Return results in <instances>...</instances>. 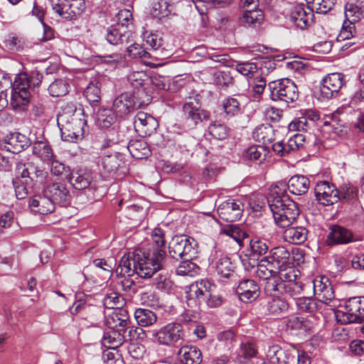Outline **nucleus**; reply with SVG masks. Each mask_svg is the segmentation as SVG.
Wrapping results in <instances>:
<instances>
[{
	"instance_id": "obj_58",
	"label": "nucleus",
	"mask_w": 364,
	"mask_h": 364,
	"mask_svg": "<svg viewBox=\"0 0 364 364\" xmlns=\"http://www.w3.org/2000/svg\"><path fill=\"white\" fill-rule=\"evenodd\" d=\"M214 83L221 87H228L234 83V78L230 71L218 70L213 73Z\"/></svg>"
},
{
	"instance_id": "obj_42",
	"label": "nucleus",
	"mask_w": 364,
	"mask_h": 364,
	"mask_svg": "<svg viewBox=\"0 0 364 364\" xmlns=\"http://www.w3.org/2000/svg\"><path fill=\"white\" fill-rule=\"evenodd\" d=\"M33 154L43 162H50L53 156L54 152L47 141H37L32 146Z\"/></svg>"
},
{
	"instance_id": "obj_49",
	"label": "nucleus",
	"mask_w": 364,
	"mask_h": 364,
	"mask_svg": "<svg viewBox=\"0 0 364 364\" xmlns=\"http://www.w3.org/2000/svg\"><path fill=\"white\" fill-rule=\"evenodd\" d=\"M309 9L319 14H326L331 11L336 0H305Z\"/></svg>"
},
{
	"instance_id": "obj_7",
	"label": "nucleus",
	"mask_w": 364,
	"mask_h": 364,
	"mask_svg": "<svg viewBox=\"0 0 364 364\" xmlns=\"http://www.w3.org/2000/svg\"><path fill=\"white\" fill-rule=\"evenodd\" d=\"M166 256V252L163 250H150L147 254L138 253L136 274L141 278H151L163 268Z\"/></svg>"
},
{
	"instance_id": "obj_55",
	"label": "nucleus",
	"mask_w": 364,
	"mask_h": 364,
	"mask_svg": "<svg viewBox=\"0 0 364 364\" xmlns=\"http://www.w3.org/2000/svg\"><path fill=\"white\" fill-rule=\"evenodd\" d=\"M267 242V240L262 239L257 236L254 237L250 241L251 255L253 257H259L267 254L269 250Z\"/></svg>"
},
{
	"instance_id": "obj_38",
	"label": "nucleus",
	"mask_w": 364,
	"mask_h": 364,
	"mask_svg": "<svg viewBox=\"0 0 364 364\" xmlns=\"http://www.w3.org/2000/svg\"><path fill=\"white\" fill-rule=\"evenodd\" d=\"M283 239L289 243L299 245L304 242L308 236V230L301 226H288L284 228Z\"/></svg>"
},
{
	"instance_id": "obj_13",
	"label": "nucleus",
	"mask_w": 364,
	"mask_h": 364,
	"mask_svg": "<svg viewBox=\"0 0 364 364\" xmlns=\"http://www.w3.org/2000/svg\"><path fill=\"white\" fill-rule=\"evenodd\" d=\"M183 118L190 127H195L203 120L209 119V113L202 109L197 100L189 98L183 105Z\"/></svg>"
},
{
	"instance_id": "obj_9",
	"label": "nucleus",
	"mask_w": 364,
	"mask_h": 364,
	"mask_svg": "<svg viewBox=\"0 0 364 364\" xmlns=\"http://www.w3.org/2000/svg\"><path fill=\"white\" fill-rule=\"evenodd\" d=\"M196 240L186 235L174 236L168 245L171 257L178 259H193L197 254Z\"/></svg>"
},
{
	"instance_id": "obj_23",
	"label": "nucleus",
	"mask_w": 364,
	"mask_h": 364,
	"mask_svg": "<svg viewBox=\"0 0 364 364\" xmlns=\"http://www.w3.org/2000/svg\"><path fill=\"white\" fill-rule=\"evenodd\" d=\"M44 193L47 194L54 203H58L61 206H67L70 203L71 195L67 186L61 182H55L48 185L44 189Z\"/></svg>"
},
{
	"instance_id": "obj_4",
	"label": "nucleus",
	"mask_w": 364,
	"mask_h": 364,
	"mask_svg": "<svg viewBox=\"0 0 364 364\" xmlns=\"http://www.w3.org/2000/svg\"><path fill=\"white\" fill-rule=\"evenodd\" d=\"M43 80V75L35 70L30 73L18 74L12 83L11 103L14 107L26 105L31 98L30 89L38 87Z\"/></svg>"
},
{
	"instance_id": "obj_25",
	"label": "nucleus",
	"mask_w": 364,
	"mask_h": 364,
	"mask_svg": "<svg viewBox=\"0 0 364 364\" xmlns=\"http://www.w3.org/2000/svg\"><path fill=\"white\" fill-rule=\"evenodd\" d=\"M304 141L305 137L303 134H295L287 142L282 141L274 143L272 144V150L276 154L280 156H285L301 148Z\"/></svg>"
},
{
	"instance_id": "obj_20",
	"label": "nucleus",
	"mask_w": 364,
	"mask_h": 364,
	"mask_svg": "<svg viewBox=\"0 0 364 364\" xmlns=\"http://www.w3.org/2000/svg\"><path fill=\"white\" fill-rule=\"evenodd\" d=\"M314 294L321 303L328 304L335 298L334 291L328 278L318 276L313 280Z\"/></svg>"
},
{
	"instance_id": "obj_48",
	"label": "nucleus",
	"mask_w": 364,
	"mask_h": 364,
	"mask_svg": "<svg viewBox=\"0 0 364 364\" xmlns=\"http://www.w3.org/2000/svg\"><path fill=\"white\" fill-rule=\"evenodd\" d=\"M134 318L141 326H152L157 321L156 314L146 309H137L134 312Z\"/></svg>"
},
{
	"instance_id": "obj_59",
	"label": "nucleus",
	"mask_w": 364,
	"mask_h": 364,
	"mask_svg": "<svg viewBox=\"0 0 364 364\" xmlns=\"http://www.w3.org/2000/svg\"><path fill=\"white\" fill-rule=\"evenodd\" d=\"M245 159L259 163L265 159L264 146H252L247 148L243 154Z\"/></svg>"
},
{
	"instance_id": "obj_53",
	"label": "nucleus",
	"mask_w": 364,
	"mask_h": 364,
	"mask_svg": "<svg viewBox=\"0 0 364 364\" xmlns=\"http://www.w3.org/2000/svg\"><path fill=\"white\" fill-rule=\"evenodd\" d=\"M236 70L248 78L257 79L260 75V70L255 63L241 62L236 64Z\"/></svg>"
},
{
	"instance_id": "obj_43",
	"label": "nucleus",
	"mask_w": 364,
	"mask_h": 364,
	"mask_svg": "<svg viewBox=\"0 0 364 364\" xmlns=\"http://www.w3.org/2000/svg\"><path fill=\"white\" fill-rule=\"evenodd\" d=\"M264 18V13L261 9H248L245 10L240 22L245 26L256 28L262 23Z\"/></svg>"
},
{
	"instance_id": "obj_18",
	"label": "nucleus",
	"mask_w": 364,
	"mask_h": 364,
	"mask_svg": "<svg viewBox=\"0 0 364 364\" xmlns=\"http://www.w3.org/2000/svg\"><path fill=\"white\" fill-rule=\"evenodd\" d=\"M139 96L135 95V91L133 94L124 92L115 98L112 105V110L116 114L122 117L131 112L136 106L140 107L141 102L138 100Z\"/></svg>"
},
{
	"instance_id": "obj_29",
	"label": "nucleus",
	"mask_w": 364,
	"mask_h": 364,
	"mask_svg": "<svg viewBox=\"0 0 364 364\" xmlns=\"http://www.w3.org/2000/svg\"><path fill=\"white\" fill-rule=\"evenodd\" d=\"M237 294L243 302H250L255 300L260 294L258 284L252 279L241 281L237 287Z\"/></svg>"
},
{
	"instance_id": "obj_19",
	"label": "nucleus",
	"mask_w": 364,
	"mask_h": 364,
	"mask_svg": "<svg viewBox=\"0 0 364 364\" xmlns=\"http://www.w3.org/2000/svg\"><path fill=\"white\" fill-rule=\"evenodd\" d=\"M217 212L222 220L226 222H235L242 216L243 204L239 200L229 199L218 206Z\"/></svg>"
},
{
	"instance_id": "obj_63",
	"label": "nucleus",
	"mask_w": 364,
	"mask_h": 364,
	"mask_svg": "<svg viewBox=\"0 0 364 364\" xmlns=\"http://www.w3.org/2000/svg\"><path fill=\"white\" fill-rule=\"evenodd\" d=\"M84 96L91 103H97L100 100V89L98 82L90 83L84 91Z\"/></svg>"
},
{
	"instance_id": "obj_1",
	"label": "nucleus",
	"mask_w": 364,
	"mask_h": 364,
	"mask_svg": "<svg viewBox=\"0 0 364 364\" xmlns=\"http://www.w3.org/2000/svg\"><path fill=\"white\" fill-rule=\"evenodd\" d=\"M267 199L274 223L278 227L284 228L296 221L299 210L296 203L286 194L284 183H275L271 185Z\"/></svg>"
},
{
	"instance_id": "obj_60",
	"label": "nucleus",
	"mask_w": 364,
	"mask_h": 364,
	"mask_svg": "<svg viewBox=\"0 0 364 364\" xmlns=\"http://www.w3.org/2000/svg\"><path fill=\"white\" fill-rule=\"evenodd\" d=\"M222 232L225 235L232 237L240 245H241L243 239L246 236V232L243 231L237 225H230L226 226L222 230Z\"/></svg>"
},
{
	"instance_id": "obj_47",
	"label": "nucleus",
	"mask_w": 364,
	"mask_h": 364,
	"mask_svg": "<svg viewBox=\"0 0 364 364\" xmlns=\"http://www.w3.org/2000/svg\"><path fill=\"white\" fill-rule=\"evenodd\" d=\"M124 162L119 153L106 155L102 158V165L107 173H115Z\"/></svg>"
},
{
	"instance_id": "obj_26",
	"label": "nucleus",
	"mask_w": 364,
	"mask_h": 364,
	"mask_svg": "<svg viewBox=\"0 0 364 364\" xmlns=\"http://www.w3.org/2000/svg\"><path fill=\"white\" fill-rule=\"evenodd\" d=\"M304 141L305 137L303 134H295L287 142L282 141L274 143L272 144V150L276 154L280 156H285L301 148Z\"/></svg>"
},
{
	"instance_id": "obj_37",
	"label": "nucleus",
	"mask_w": 364,
	"mask_h": 364,
	"mask_svg": "<svg viewBox=\"0 0 364 364\" xmlns=\"http://www.w3.org/2000/svg\"><path fill=\"white\" fill-rule=\"evenodd\" d=\"M277 292H273L269 295L265 308L269 315L272 316H281L287 312L289 309V304L285 299L277 296Z\"/></svg>"
},
{
	"instance_id": "obj_64",
	"label": "nucleus",
	"mask_w": 364,
	"mask_h": 364,
	"mask_svg": "<svg viewBox=\"0 0 364 364\" xmlns=\"http://www.w3.org/2000/svg\"><path fill=\"white\" fill-rule=\"evenodd\" d=\"M191 259H183V262L176 269V273L181 276L193 277L198 267L191 261Z\"/></svg>"
},
{
	"instance_id": "obj_57",
	"label": "nucleus",
	"mask_w": 364,
	"mask_h": 364,
	"mask_svg": "<svg viewBox=\"0 0 364 364\" xmlns=\"http://www.w3.org/2000/svg\"><path fill=\"white\" fill-rule=\"evenodd\" d=\"M103 304L107 309H122V306L124 304V299L119 293L112 291L106 294L103 299Z\"/></svg>"
},
{
	"instance_id": "obj_56",
	"label": "nucleus",
	"mask_w": 364,
	"mask_h": 364,
	"mask_svg": "<svg viewBox=\"0 0 364 364\" xmlns=\"http://www.w3.org/2000/svg\"><path fill=\"white\" fill-rule=\"evenodd\" d=\"M69 84L63 79L55 80L48 87L49 94L53 97H63L69 92Z\"/></svg>"
},
{
	"instance_id": "obj_27",
	"label": "nucleus",
	"mask_w": 364,
	"mask_h": 364,
	"mask_svg": "<svg viewBox=\"0 0 364 364\" xmlns=\"http://www.w3.org/2000/svg\"><path fill=\"white\" fill-rule=\"evenodd\" d=\"M353 241L354 235L351 230L340 225H332L326 238L328 245L348 244Z\"/></svg>"
},
{
	"instance_id": "obj_6",
	"label": "nucleus",
	"mask_w": 364,
	"mask_h": 364,
	"mask_svg": "<svg viewBox=\"0 0 364 364\" xmlns=\"http://www.w3.org/2000/svg\"><path fill=\"white\" fill-rule=\"evenodd\" d=\"M213 286L208 281L201 279L192 283L186 291L188 305H200L205 302L209 307L215 308L221 305L222 299L212 293Z\"/></svg>"
},
{
	"instance_id": "obj_30",
	"label": "nucleus",
	"mask_w": 364,
	"mask_h": 364,
	"mask_svg": "<svg viewBox=\"0 0 364 364\" xmlns=\"http://www.w3.org/2000/svg\"><path fill=\"white\" fill-rule=\"evenodd\" d=\"M214 268L219 277V280L225 282L226 279L235 277V266L228 256H221L215 264Z\"/></svg>"
},
{
	"instance_id": "obj_33",
	"label": "nucleus",
	"mask_w": 364,
	"mask_h": 364,
	"mask_svg": "<svg viewBox=\"0 0 364 364\" xmlns=\"http://www.w3.org/2000/svg\"><path fill=\"white\" fill-rule=\"evenodd\" d=\"M132 38V33L124 26L112 25L107 30L106 39L112 45L128 43Z\"/></svg>"
},
{
	"instance_id": "obj_54",
	"label": "nucleus",
	"mask_w": 364,
	"mask_h": 364,
	"mask_svg": "<svg viewBox=\"0 0 364 364\" xmlns=\"http://www.w3.org/2000/svg\"><path fill=\"white\" fill-rule=\"evenodd\" d=\"M114 112L109 109H100L97 114V122L100 127L107 129L110 127L116 120Z\"/></svg>"
},
{
	"instance_id": "obj_2",
	"label": "nucleus",
	"mask_w": 364,
	"mask_h": 364,
	"mask_svg": "<svg viewBox=\"0 0 364 364\" xmlns=\"http://www.w3.org/2000/svg\"><path fill=\"white\" fill-rule=\"evenodd\" d=\"M297 272L290 265L279 269L277 275L265 279V293L272 294L273 292H278L281 294H287L291 296L300 294L303 291V285L297 280Z\"/></svg>"
},
{
	"instance_id": "obj_14",
	"label": "nucleus",
	"mask_w": 364,
	"mask_h": 364,
	"mask_svg": "<svg viewBox=\"0 0 364 364\" xmlns=\"http://www.w3.org/2000/svg\"><path fill=\"white\" fill-rule=\"evenodd\" d=\"M316 200L323 205H330L340 200L339 191L331 183L326 181L317 182L314 187Z\"/></svg>"
},
{
	"instance_id": "obj_51",
	"label": "nucleus",
	"mask_w": 364,
	"mask_h": 364,
	"mask_svg": "<svg viewBox=\"0 0 364 364\" xmlns=\"http://www.w3.org/2000/svg\"><path fill=\"white\" fill-rule=\"evenodd\" d=\"M148 80V76L143 71H133L127 75V80L130 85L134 90H137L136 96L140 94H144V90L143 88L145 80Z\"/></svg>"
},
{
	"instance_id": "obj_35",
	"label": "nucleus",
	"mask_w": 364,
	"mask_h": 364,
	"mask_svg": "<svg viewBox=\"0 0 364 364\" xmlns=\"http://www.w3.org/2000/svg\"><path fill=\"white\" fill-rule=\"evenodd\" d=\"M6 149L11 153L18 154L30 145V139L24 134L12 133L4 139Z\"/></svg>"
},
{
	"instance_id": "obj_62",
	"label": "nucleus",
	"mask_w": 364,
	"mask_h": 364,
	"mask_svg": "<svg viewBox=\"0 0 364 364\" xmlns=\"http://www.w3.org/2000/svg\"><path fill=\"white\" fill-rule=\"evenodd\" d=\"M210 134L215 139L218 140H223L228 136V127L220 123L214 122L211 124L208 127Z\"/></svg>"
},
{
	"instance_id": "obj_22",
	"label": "nucleus",
	"mask_w": 364,
	"mask_h": 364,
	"mask_svg": "<svg viewBox=\"0 0 364 364\" xmlns=\"http://www.w3.org/2000/svg\"><path fill=\"white\" fill-rule=\"evenodd\" d=\"M134 125L136 132L141 136L146 137L155 132L158 127V122L151 114L139 112L134 117Z\"/></svg>"
},
{
	"instance_id": "obj_12",
	"label": "nucleus",
	"mask_w": 364,
	"mask_h": 364,
	"mask_svg": "<svg viewBox=\"0 0 364 364\" xmlns=\"http://www.w3.org/2000/svg\"><path fill=\"white\" fill-rule=\"evenodd\" d=\"M53 10L63 18L73 20L85 10V0H50Z\"/></svg>"
},
{
	"instance_id": "obj_5",
	"label": "nucleus",
	"mask_w": 364,
	"mask_h": 364,
	"mask_svg": "<svg viewBox=\"0 0 364 364\" xmlns=\"http://www.w3.org/2000/svg\"><path fill=\"white\" fill-rule=\"evenodd\" d=\"M71 111L72 109H68L67 113L58 114L57 123L61 132L62 139L64 141L74 142L83 138L87 127V119L83 110L78 109L77 117L70 124Z\"/></svg>"
},
{
	"instance_id": "obj_17",
	"label": "nucleus",
	"mask_w": 364,
	"mask_h": 364,
	"mask_svg": "<svg viewBox=\"0 0 364 364\" xmlns=\"http://www.w3.org/2000/svg\"><path fill=\"white\" fill-rule=\"evenodd\" d=\"M162 345H171L183 339V326L178 323H171L153 334Z\"/></svg>"
},
{
	"instance_id": "obj_44",
	"label": "nucleus",
	"mask_w": 364,
	"mask_h": 364,
	"mask_svg": "<svg viewBox=\"0 0 364 364\" xmlns=\"http://www.w3.org/2000/svg\"><path fill=\"white\" fill-rule=\"evenodd\" d=\"M127 331H122L115 329H109L104 333L102 338V345L110 349H116L122 346L124 341V333Z\"/></svg>"
},
{
	"instance_id": "obj_61",
	"label": "nucleus",
	"mask_w": 364,
	"mask_h": 364,
	"mask_svg": "<svg viewBox=\"0 0 364 364\" xmlns=\"http://www.w3.org/2000/svg\"><path fill=\"white\" fill-rule=\"evenodd\" d=\"M240 104L237 99L235 97H228L223 102V108L226 115L232 117L237 114L240 112Z\"/></svg>"
},
{
	"instance_id": "obj_3",
	"label": "nucleus",
	"mask_w": 364,
	"mask_h": 364,
	"mask_svg": "<svg viewBox=\"0 0 364 364\" xmlns=\"http://www.w3.org/2000/svg\"><path fill=\"white\" fill-rule=\"evenodd\" d=\"M291 264L290 252L283 246L274 247L258 262L255 275L260 279H267L277 275L279 269Z\"/></svg>"
},
{
	"instance_id": "obj_46",
	"label": "nucleus",
	"mask_w": 364,
	"mask_h": 364,
	"mask_svg": "<svg viewBox=\"0 0 364 364\" xmlns=\"http://www.w3.org/2000/svg\"><path fill=\"white\" fill-rule=\"evenodd\" d=\"M252 137L256 141L266 145L273 140L274 129L269 124H261L255 129Z\"/></svg>"
},
{
	"instance_id": "obj_24",
	"label": "nucleus",
	"mask_w": 364,
	"mask_h": 364,
	"mask_svg": "<svg viewBox=\"0 0 364 364\" xmlns=\"http://www.w3.org/2000/svg\"><path fill=\"white\" fill-rule=\"evenodd\" d=\"M304 141L305 137L303 134H295L287 142L282 141L274 143L272 144V150L276 154L280 156H285L301 148Z\"/></svg>"
},
{
	"instance_id": "obj_45",
	"label": "nucleus",
	"mask_w": 364,
	"mask_h": 364,
	"mask_svg": "<svg viewBox=\"0 0 364 364\" xmlns=\"http://www.w3.org/2000/svg\"><path fill=\"white\" fill-rule=\"evenodd\" d=\"M257 354V348L254 342H243L240 344L237 359L240 363L247 364L250 359L256 358Z\"/></svg>"
},
{
	"instance_id": "obj_50",
	"label": "nucleus",
	"mask_w": 364,
	"mask_h": 364,
	"mask_svg": "<svg viewBox=\"0 0 364 364\" xmlns=\"http://www.w3.org/2000/svg\"><path fill=\"white\" fill-rule=\"evenodd\" d=\"M345 21L355 25V23L364 18V6L347 4L345 6Z\"/></svg>"
},
{
	"instance_id": "obj_39",
	"label": "nucleus",
	"mask_w": 364,
	"mask_h": 364,
	"mask_svg": "<svg viewBox=\"0 0 364 364\" xmlns=\"http://www.w3.org/2000/svg\"><path fill=\"white\" fill-rule=\"evenodd\" d=\"M127 149L132 157L143 159L151 155V149L144 139L131 140Z\"/></svg>"
},
{
	"instance_id": "obj_15",
	"label": "nucleus",
	"mask_w": 364,
	"mask_h": 364,
	"mask_svg": "<svg viewBox=\"0 0 364 364\" xmlns=\"http://www.w3.org/2000/svg\"><path fill=\"white\" fill-rule=\"evenodd\" d=\"M297 349L293 345L285 348L277 345L269 348L267 356L274 364H296Z\"/></svg>"
},
{
	"instance_id": "obj_41",
	"label": "nucleus",
	"mask_w": 364,
	"mask_h": 364,
	"mask_svg": "<svg viewBox=\"0 0 364 364\" xmlns=\"http://www.w3.org/2000/svg\"><path fill=\"white\" fill-rule=\"evenodd\" d=\"M92 180L90 172L79 169L71 173L69 178L70 184L77 190H83L89 187Z\"/></svg>"
},
{
	"instance_id": "obj_11",
	"label": "nucleus",
	"mask_w": 364,
	"mask_h": 364,
	"mask_svg": "<svg viewBox=\"0 0 364 364\" xmlns=\"http://www.w3.org/2000/svg\"><path fill=\"white\" fill-rule=\"evenodd\" d=\"M16 175L25 180L27 184L43 185L47 181L48 172L32 162L18 161L15 167Z\"/></svg>"
},
{
	"instance_id": "obj_34",
	"label": "nucleus",
	"mask_w": 364,
	"mask_h": 364,
	"mask_svg": "<svg viewBox=\"0 0 364 364\" xmlns=\"http://www.w3.org/2000/svg\"><path fill=\"white\" fill-rule=\"evenodd\" d=\"M29 206L33 212L41 215H47L54 211L55 204L53 200L47 196H36L29 201Z\"/></svg>"
},
{
	"instance_id": "obj_32",
	"label": "nucleus",
	"mask_w": 364,
	"mask_h": 364,
	"mask_svg": "<svg viewBox=\"0 0 364 364\" xmlns=\"http://www.w3.org/2000/svg\"><path fill=\"white\" fill-rule=\"evenodd\" d=\"M277 183H283L285 185L286 191L296 196H302L307 193L310 187L309 179L303 175H294L291 176L288 183L284 181H277Z\"/></svg>"
},
{
	"instance_id": "obj_21",
	"label": "nucleus",
	"mask_w": 364,
	"mask_h": 364,
	"mask_svg": "<svg viewBox=\"0 0 364 364\" xmlns=\"http://www.w3.org/2000/svg\"><path fill=\"white\" fill-rule=\"evenodd\" d=\"M314 11L305 8L304 4L294 6L290 13V21L296 28L304 30L309 28L313 22Z\"/></svg>"
},
{
	"instance_id": "obj_8",
	"label": "nucleus",
	"mask_w": 364,
	"mask_h": 364,
	"mask_svg": "<svg viewBox=\"0 0 364 364\" xmlns=\"http://www.w3.org/2000/svg\"><path fill=\"white\" fill-rule=\"evenodd\" d=\"M336 318L341 324L360 323L364 318V296L348 299L342 309L336 311Z\"/></svg>"
},
{
	"instance_id": "obj_40",
	"label": "nucleus",
	"mask_w": 364,
	"mask_h": 364,
	"mask_svg": "<svg viewBox=\"0 0 364 364\" xmlns=\"http://www.w3.org/2000/svg\"><path fill=\"white\" fill-rule=\"evenodd\" d=\"M144 40L146 44L151 47L156 53V58L163 59L166 57V50L163 48L164 40L158 33H150L144 35Z\"/></svg>"
},
{
	"instance_id": "obj_10",
	"label": "nucleus",
	"mask_w": 364,
	"mask_h": 364,
	"mask_svg": "<svg viewBox=\"0 0 364 364\" xmlns=\"http://www.w3.org/2000/svg\"><path fill=\"white\" fill-rule=\"evenodd\" d=\"M268 89L270 92V98L273 101L289 104L295 102L299 97L296 85L288 78L269 82Z\"/></svg>"
},
{
	"instance_id": "obj_36",
	"label": "nucleus",
	"mask_w": 364,
	"mask_h": 364,
	"mask_svg": "<svg viewBox=\"0 0 364 364\" xmlns=\"http://www.w3.org/2000/svg\"><path fill=\"white\" fill-rule=\"evenodd\" d=\"M180 362L182 364H200L203 356L200 350L193 346H184L178 353Z\"/></svg>"
},
{
	"instance_id": "obj_31",
	"label": "nucleus",
	"mask_w": 364,
	"mask_h": 364,
	"mask_svg": "<svg viewBox=\"0 0 364 364\" xmlns=\"http://www.w3.org/2000/svg\"><path fill=\"white\" fill-rule=\"evenodd\" d=\"M138 253L129 252L124 254L116 269L117 275L130 277L137 272Z\"/></svg>"
},
{
	"instance_id": "obj_28",
	"label": "nucleus",
	"mask_w": 364,
	"mask_h": 364,
	"mask_svg": "<svg viewBox=\"0 0 364 364\" xmlns=\"http://www.w3.org/2000/svg\"><path fill=\"white\" fill-rule=\"evenodd\" d=\"M129 323V316L125 309L114 310L105 318V323L109 329L127 331Z\"/></svg>"
},
{
	"instance_id": "obj_52",
	"label": "nucleus",
	"mask_w": 364,
	"mask_h": 364,
	"mask_svg": "<svg viewBox=\"0 0 364 364\" xmlns=\"http://www.w3.org/2000/svg\"><path fill=\"white\" fill-rule=\"evenodd\" d=\"M298 310L301 313L314 314L319 308V304L313 297H299L296 299Z\"/></svg>"
},
{
	"instance_id": "obj_16",
	"label": "nucleus",
	"mask_w": 364,
	"mask_h": 364,
	"mask_svg": "<svg viewBox=\"0 0 364 364\" xmlns=\"http://www.w3.org/2000/svg\"><path fill=\"white\" fill-rule=\"evenodd\" d=\"M345 82L344 75L342 73H330L324 77L321 82V95L323 99H331L338 93Z\"/></svg>"
}]
</instances>
